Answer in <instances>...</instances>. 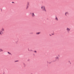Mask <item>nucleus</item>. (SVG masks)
I'll use <instances>...</instances> for the list:
<instances>
[{"label": "nucleus", "mask_w": 74, "mask_h": 74, "mask_svg": "<svg viewBox=\"0 0 74 74\" xmlns=\"http://www.w3.org/2000/svg\"><path fill=\"white\" fill-rule=\"evenodd\" d=\"M30 14H31L32 17H34V16H35V14H34V12L30 13Z\"/></svg>", "instance_id": "2"}, {"label": "nucleus", "mask_w": 74, "mask_h": 74, "mask_svg": "<svg viewBox=\"0 0 74 74\" xmlns=\"http://www.w3.org/2000/svg\"><path fill=\"white\" fill-rule=\"evenodd\" d=\"M16 62H18V61H16Z\"/></svg>", "instance_id": "17"}, {"label": "nucleus", "mask_w": 74, "mask_h": 74, "mask_svg": "<svg viewBox=\"0 0 74 74\" xmlns=\"http://www.w3.org/2000/svg\"><path fill=\"white\" fill-rule=\"evenodd\" d=\"M69 13L68 12H66L65 13V16H67V15H69Z\"/></svg>", "instance_id": "4"}, {"label": "nucleus", "mask_w": 74, "mask_h": 74, "mask_svg": "<svg viewBox=\"0 0 74 74\" xmlns=\"http://www.w3.org/2000/svg\"><path fill=\"white\" fill-rule=\"evenodd\" d=\"M55 19L56 21H58L59 20L58 18V17L56 16Z\"/></svg>", "instance_id": "6"}, {"label": "nucleus", "mask_w": 74, "mask_h": 74, "mask_svg": "<svg viewBox=\"0 0 74 74\" xmlns=\"http://www.w3.org/2000/svg\"><path fill=\"white\" fill-rule=\"evenodd\" d=\"M12 3H14V2H12Z\"/></svg>", "instance_id": "16"}, {"label": "nucleus", "mask_w": 74, "mask_h": 74, "mask_svg": "<svg viewBox=\"0 0 74 74\" xmlns=\"http://www.w3.org/2000/svg\"><path fill=\"white\" fill-rule=\"evenodd\" d=\"M28 50L29 51H33V50Z\"/></svg>", "instance_id": "14"}, {"label": "nucleus", "mask_w": 74, "mask_h": 74, "mask_svg": "<svg viewBox=\"0 0 74 74\" xmlns=\"http://www.w3.org/2000/svg\"><path fill=\"white\" fill-rule=\"evenodd\" d=\"M3 34V31H0V35H2Z\"/></svg>", "instance_id": "7"}, {"label": "nucleus", "mask_w": 74, "mask_h": 74, "mask_svg": "<svg viewBox=\"0 0 74 74\" xmlns=\"http://www.w3.org/2000/svg\"><path fill=\"white\" fill-rule=\"evenodd\" d=\"M55 59H56V61L57 60H59V58L58 57V56H57L55 58Z\"/></svg>", "instance_id": "5"}, {"label": "nucleus", "mask_w": 74, "mask_h": 74, "mask_svg": "<svg viewBox=\"0 0 74 74\" xmlns=\"http://www.w3.org/2000/svg\"><path fill=\"white\" fill-rule=\"evenodd\" d=\"M66 30L68 33L70 31V28L68 27L66 28Z\"/></svg>", "instance_id": "3"}, {"label": "nucleus", "mask_w": 74, "mask_h": 74, "mask_svg": "<svg viewBox=\"0 0 74 74\" xmlns=\"http://www.w3.org/2000/svg\"><path fill=\"white\" fill-rule=\"evenodd\" d=\"M8 54H9V55H11V53L10 52H8Z\"/></svg>", "instance_id": "11"}, {"label": "nucleus", "mask_w": 74, "mask_h": 74, "mask_svg": "<svg viewBox=\"0 0 74 74\" xmlns=\"http://www.w3.org/2000/svg\"><path fill=\"white\" fill-rule=\"evenodd\" d=\"M1 31L2 32H3V31H4V28H2L1 29Z\"/></svg>", "instance_id": "9"}, {"label": "nucleus", "mask_w": 74, "mask_h": 74, "mask_svg": "<svg viewBox=\"0 0 74 74\" xmlns=\"http://www.w3.org/2000/svg\"><path fill=\"white\" fill-rule=\"evenodd\" d=\"M27 4L28 5H29V2H28L27 3Z\"/></svg>", "instance_id": "13"}, {"label": "nucleus", "mask_w": 74, "mask_h": 74, "mask_svg": "<svg viewBox=\"0 0 74 74\" xmlns=\"http://www.w3.org/2000/svg\"><path fill=\"white\" fill-rule=\"evenodd\" d=\"M29 8V6H27V7H26V9L27 10Z\"/></svg>", "instance_id": "12"}, {"label": "nucleus", "mask_w": 74, "mask_h": 74, "mask_svg": "<svg viewBox=\"0 0 74 74\" xmlns=\"http://www.w3.org/2000/svg\"><path fill=\"white\" fill-rule=\"evenodd\" d=\"M34 52H35V53H36L37 52V51H34Z\"/></svg>", "instance_id": "15"}, {"label": "nucleus", "mask_w": 74, "mask_h": 74, "mask_svg": "<svg viewBox=\"0 0 74 74\" xmlns=\"http://www.w3.org/2000/svg\"><path fill=\"white\" fill-rule=\"evenodd\" d=\"M40 34V32H37L36 33V34L37 35Z\"/></svg>", "instance_id": "10"}, {"label": "nucleus", "mask_w": 74, "mask_h": 74, "mask_svg": "<svg viewBox=\"0 0 74 74\" xmlns=\"http://www.w3.org/2000/svg\"><path fill=\"white\" fill-rule=\"evenodd\" d=\"M3 52V50L1 49H0V52Z\"/></svg>", "instance_id": "8"}, {"label": "nucleus", "mask_w": 74, "mask_h": 74, "mask_svg": "<svg viewBox=\"0 0 74 74\" xmlns=\"http://www.w3.org/2000/svg\"><path fill=\"white\" fill-rule=\"evenodd\" d=\"M41 8L43 11H44L45 12H46V11H47V10L45 8V7L44 5H42L41 7Z\"/></svg>", "instance_id": "1"}]
</instances>
